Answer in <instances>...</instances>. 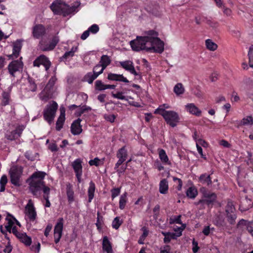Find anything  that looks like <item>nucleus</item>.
Here are the masks:
<instances>
[{
  "instance_id": "obj_42",
  "label": "nucleus",
  "mask_w": 253,
  "mask_h": 253,
  "mask_svg": "<svg viewBox=\"0 0 253 253\" xmlns=\"http://www.w3.org/2000/svg\"><path fill=\"white\" fill-rule=\"evenodd\" d=\"M107 84H104L100 80H97L95 83V88L99 91L104 90L106 89Z\"/></svg>"
},
{
  "instance_id": "obj_29",
  "label": "nucleus",
  "mask_w": 253,
  "mask_h": 253,
  "mask_svg": "<svg viewBox=\"0 0 253 253\" xmlns=\"http://www.w3.org/2000/svg\"><path fill=\"white\" fill-rule=\"evenodd\" d=\"M158 151L159 158L161 161L165 164H167L170 165L171 163L169 161V158L165 151L162 149H159Z\"/></svg>"
},
{
  "instance_id": "obj_61",
  "label": "nucleus",
  "mask_w": 253,
  "mask_h": 253,
  "mask_svg": "<svg viewBox=\"0 0 253 253\" xmlns=\"http://www.w3.org/2000/svg\"><path fill=\"white\" fill-rule=\"evenodd\" d=\"M192 244L193 246V247L192 248L193 252L194 253H196L199 249L198 242L195 241V239H193Z\"/></svg>"
},
{
  "instance_id": "obj_63",
  "label": "nucleus",
  "mask_w": 253,
  "mask_h": 253,
  "mask_svg": "<svg viewBox=\"0 0 253 253\" xmlns=\"http://www.w3.org/2000/svg\"><path fill=\"white\" fill-rule=\"evenodd\" d=\"M120 193V189L119 188H115L112 190V198L114 199L116 196H118Z\"/></svg>"
},
{
  "instance_id": "obj_22",
  "label": "nucleus",
  "mask_w": 253,
  "mask_h": 253,
  "mask_svg": "<svg viewBox=\"0 0 253 253\" xmlns=\"http://www.w3.org/2000/svg\"><path fill=\"white\" fill-rule=\"evenodd\" d=\"M199 182L207 186H210L212 183L210 175L207 173H204L200 175L199 177Z\"/></svg>"
},
{
  "instance_id": "obj_33",
  "label": "nucleus",
  "mask_w": 253,
  "mask_h": 253,
  "mask_svg": "<svg viewBox=\"0 0 253 253\" xmlns=\"http://www.w3.org/2000/svg\"><path fill=\"white\" fill-rule=\"evenodd\" d=\"M21 49V43L20 42H16L14 44L13 47V53L12 56L17 58L19 55Z\"/></svg>"
},
{
  "instance_id": "obj_55",
  "label": "nucleus",
  "mask_w": 253,
  "mask_h": 253,
  "mask_svg": "<svg viewBox=\"0 0 253 253\" xmlns=\"http://www.w3.org/2000/svg\"><path fill=\"white\" fill-rule=\"evenodd\" d=\"M99 29V28L97 25L93 24L88 29V30L91 33L95 34L98 32Z\"/></svg>"
},
{
  "instance_id": "obj_34",
  "label": "nucleus",
  "mask_w": 253,
  "mask_h": 253,
  "mask_svg": "<svg viewBox=\"0 0 253 253\" xmlns=\"http://www.w3.org/2000/svg\"><path fill=\"white\" fill-rule=\"evenodd\" d=\"M207 48L211 51H214L217 48V45L211 39H208L205 42Z\"/></svg>"
},
{
  "instance_id": "obj_60",
  "label": "nucleus",
  "mask_w": 253,
  "mask_h": 253,
  "mask_svg": "<svg viewBox=\"0 0 253 253\" xmlns=\"http://www.w3.org/2000/svg\"><path fill=\"white\" fill-rule=\"evenodd\" d=\"M100 160L98 158H95L93 160H91L89 161L90 166H98Z\"/></svg>"
},
{
  "instance_id": "obj_13",
  "label": "nucleus",
  "mask_w": 253,
  "mask_h": 253,
  "mask_svg": "<svg viewBox=\"0 0 253 253\" xmlns=\"http://www.w3.org/2000/svg\"><path fill=\"white\" fill-rule=\"evenodd\" d=\"M116 156L119 160L115 165V169L118 168L127 158V152L126 148V146H123L122 148L119 149Z\"/></svg>"
},
{
  "instance_id": "obj_9",
  "label": "nucleus",
  "mask_w": 253,
  "mask_h": 253,
  "mask_svg": "<svg viewBox=\"0 0 253 253\" xmlns=\"http://www.w3.org/2000/svg\"><path fill=\"white\" fill-rule=\"evenodd\" d=\"M59 41L58 37H54L49 43H46L45 40L42 39L39 42L40 48L43 51L52 50L55 48Z\"/></svg>"
},
{
  "instance_id": "obj_32",
  "label": "nucleus",
  "mask_w": 253,
  "mask_h": 253,
  "mask_svg": "<svg viewBox=\"0 0 253 253\" xmlns=\"http://www.w3.org/2000/svg\"><path fill=\"white\" fill-rule=\"evenodd\" d=\"M95 184L90 181L89 183V186L88 189V202H91V200L94 197V193L95 192Z\"/></svg>"
},
{
  "instance_id": "obj_24",
  "label": "nucleus",
  "mask_w": 253,
  "mask_h": 253,
  "mask_svg": "<svg viewBox=\"0 0 253 253\" xmlns=\"http://www.w3.org/2000/svg\"><path fill=\"white\" fill-rule=\"evenodd\" d=\"M65 120V111L61 112L60 115L58 117L56 123V129L59 131L62 128Z\"/></svg>"
},
{
  "instance_id": "obj_56",
  "label": "nucleus",
  "mask_w": 253,
  "mask_h": 253,
  "mask_svg": "<svg viewBox=\"0 0 253 253\" xmlns=\"http://www.w3.org/2000/svg\"><path fill=\"white\" fill-rule=\"evenodd\" d=\"M24 129V126H18L15 129H14V131L15 132L16 134H17V136L18 137H20L23 130Z\"/></svg>"
},
{
  "instance_id": "obj_1",
  "label": "nucleus",
  "mask_w": 253,
  "mask_h": 253,
  "mask_svg": "<svg viewBox=\"0 0 253 253\" xmlns=\"http://www.w3.org/2000/svg\"><path fill=\"white\" fill-rule=\"evenodd\" d=\"M46 173L42 171L34 172L28 179L29 182V190L32 194L37 198H40L41 196L42 191L43 192L45 186L43 180Z\"/></svg>"
},
{
  "instance_id": "obj_38",
  "label": "nucleus",
  "mask_w": 253,
  "mask_h": 253,
  "mask_svg": "<svg viewBox=\"0 0 253 253\" xmlns=\"http://www.w3.org/2000/svg\"><path fill=\"white\" fill-rule=\"evenodd\" d=\"M253 124V118L251 116L244 118L240 123V126L252 125Z\"/></svg>"
},
{
  "instance_id": "obj_27",
  "label": "nucleus",
  "mask_w": 253,
  "mask_h": 253,
  "mask_svg": "<svg viewBox=\"0 0 253 253\" xmlns=\"http://www.w3.org/2000/svg\"><path fill=\"white\" fill-rule=\"evenodd\" d=\"M169 188L168 181L166 179H162L159 185V191L161 194H165L167 193Z\"/></svg>"
},
{
  "instance_id": "obj_25",
  "label": "nucleus",
  "mask_w": 253,
  "mask_h": 253,
  "mask_svg": "<svg viewBox=\"0 0 253 253\" xmlns=\"http://www.w3.org/2000/svg\"><path fill=\"white\" fill-rule=\"evenodd\" d=\"M72 166L76 174L82 173V161L80 159L75 160L72 164Z\"/></svg>"
},
{
  "instance_id": "obj_15",
  "label": "nucleus",
  "mask_w": 253,
  "mask_h": 253,
  "mask_svg": "<svg viewBox=\"0 0 253 253\" xmlns=\"http://www.w3.org/2000/svg\"><path fill=\"white\" fill-rule=\"evenodd\" d=\"M26 214L31 221H34L37 216V213L35 211L32 200H29L28 203L25 207Z\"/></svg>"
},
{
  "instance_id": "obj_64",
  "label": "nucleus",
  "mask_w": 253,
  "mask_h": 253,
  "mask_svg": "<svg viewBox=\"0 0 253 253\" xmlns=\"http://www.w3.org/2000/svg\"><path fill=\"white\" fill-rule=\"evenodd\" d=\"M126 166H122L119 169L118 168L115 169L116 170V171L118 172L119 175L120 176L121 174L124 173L126 169Z\"/></svg>"
},
{
  "instance_id": "obj_49",
  "label": "nucleus",
  "mask_w": 253,
  "mask_h": 253,
  "mask_svg": "<svg viewBox=\"0 0 253 253\" xmlns=\"http://www.w3.org/2000/svg\"><path fill=\"white\" fill-rule=\"evenodd\" d=\"M122 221L120 220L119 217H116L112 222V227L118 229L122 224Z\"/></svg>"
},
{
  "instance_id": "obj_57",
  "label": "nucleus",
  "mask_w": 253,
  "mask_h": 253,
  "mask_svg": "<svg viewBox=\"0 0 253 253\" xmlns=\"http://www.w3.org/2000/svg\"><path fill=\"white\" fill-rule=\"evenodd\" d=\"M118 78H119V75H118V74L109 73L108 75L107 79L109 80L118 81Z\"/></svg>"
},
{
  "instance_id": "obj_54",
  "label": "nucleus",
  "mask_w": 253,
  "mask_h": 253,
  "mask_svg": "<svg viewBox=\"0 0 253 253\" xmlns=\"http://www.w3.org/2000/svg\"><path fill=\"white\" fill-rule=\"evenodd\" d=\"M205 19H206L207 24L212 28H216L218 26L217 22L208 19L207 18H205Z\"/></svg>"
},
{
  "instance_id": "obj_18",
  "label": "nucleus",
  "mask_w": 253,
  "mask_h": 253,
  "mask_svg": "<svg viewBox=\"0 0 253 253\" xmlns=\"http://www.w3.org/2000/svg\"><path fill=\"white\" fill-rule=\"evenodd\" d=\"M200 192L202 193L204 198L208 200H211L213 204L216 199V195L214 193L208 191L205 187H201Z\"/></svg>"
},
{
  "instance_id": "obj_58",
  "label": "nucleus",
  "mask_w": 253,
  "mask_h": 253,
  "mask_svg": "<svg viewBox=\"0 0 253 253\" xmlns=\"http://www.w3.org/2000/svg\"><path fill=\"white\" fill-rule=\"evenodd\" d=\"M104 118L106 120L109 121L111 123H113L115 121L116 116L113 114L109 115H104Z\"/></svg>"
},
{
  "instance_id": "obj_59",
  "label": "nucleus",
  "mask_w": 253,
  "mask_h": 253,
  "mask_svg": "<svg viewBox=\"0 0 253 253\" xmlns=\"http://www.w3.org/2000/svg\"><path fill=\"white\" fill-rule=\"evenodd\" d=\"M97 214V222L95 224H96V226H97V228L99 229L101 228V223L100 220H102L103 217H102V216H101L100 215L99 212H98Z\"/></svg>"
},
{
  "instance_id": "obj_28",
  "label": "nucleus",
  "mask_w": 253,
  "mask_h": 253,
  "mask_svg": "<svg viewBox=\"0 0 253 253\" xmlns=\"http://www.w3.org/2000/svg\"><path fill=\"white\" fill-rule=\"evenodd\" d=\"M213 223L218 227L225 226L226 224L224 217L221 215L215 216L213 220Z\"/></svg>"
},
{
  "instance_id": "obj_14",
  "label": "nucleus",
  "mask_w": 253,
  "mask_h": 253,
  "mask_svg": "<svg viewBox=\"0 0 253 253\" xmlns=\"http://www.w3.org/2000/svg\"><path fill=\"white\" fill-rule=\"evenodd\" d=\"M33 65L37 67H40L41 65H42L45 67V70L47 71L51 66V62L46 56L41 55L34 61Z\"/></svg>"
},
{
  "instance_id": "obj_23",
  "label": "nucleus",
  "mask_w": 253,
  "mask_h": 253,
  "mask_svg": "<svg viewBox=\"0 0 253 253\" xmlns=\"http://www.w3.org/2000/svg\"><path fill=\"white\" fill-rule=\"evenodd\" d=\"M17 238L27 246H30L32 243L31 237L28 236L25 233H21Z\"/></svg>"
},
{
  "instance_id": "obj_41",
  "label": "nucleus",
  "mask_w": 253,
  "mask_h": 253,
  "mask_svg": "<svg viewBox=\"0 0 253 253\" xmlns=\"http://www.w3.org/2000/svg\"><path fill=\"white\" fill-rule=\"evenodd\" d=\"M184 228L181 227H178L177 229H174L175 233L170 232V236L171 239H176L177 237H179L182 235V232Z\"/></svg>"
},
{
  "instance_id": "obj_52",
  "label": "nucleus",
  "mask_w": 253,
  "mask_h": 253,
  "mask_svg": "<svg viewBox=\"0 0 253 253\" xmlns=\"http://www.w3.org/2000/svg\"><path fill=\"white\" fill-rule=\"evenodd\" d=\"M123 92H118L117 93H114L113 92L112 93V96L116 98L122 99V100H127V99L126 98V97L123 95Z\"/></svg>"
},
{
  "instance_id": "obj_19",
  "label": "nucleus",
  "mask_w": 253,
  "mask_h": 253,
  "mask_svg": "<svg viewBox=\"0 0 253 253\" xmlns=\"http://www.w3.org/2000/svg\"><path fill=\"white\" fill-rule=\"evenodd\" d=\"M186 109L190 113L200 116L201 115V111L193 103L188 104L185 106Z\"/></svg>"
},
{
  "instance_id": "obj_4",
  "label": "nucleus",
  "mask_w": 253,
  "mask_h": 253,
  "mask_svg": "<svg viewBox=\"0 0 253 253\" xmlns=\"http://www.w3.org/2000/svg\"><path fill=\"white\" fill-rule=\"evenodd\" d=\"M149 40V37H137L135 40L130 42V45L133 51H139L142 50H146L148 51L147 47L145 46V43Z\"/></svg>"
},
{
  "instance_id": "obj_36",
  "label": "nucleus",
  "mask_w": 253,
  "mask_h": 253,
  "mask_svg": "<svg viewBox=\"0 0 253 253\" xmlns=\"http://www.w3.org/2000/svg\"><path fill=\"white\" fill-rule=\"evenodd\" d=\"M196 205H200V209H204L205 207V205H207L209 207L211 206L213 204L211 203V200H208L206 199H201L199 200L198 202L195 203Z\"/></svg>"
},
{
  "instance_id": "obj_21",
  "label": "nucleus",
  "mask_w": 253,
  "mask_h": 253,
  "mask_svg": "<svg viewBox=\"0 0 253 253\" xmlns=\"http://www.w3.org/2000/svg\"><path fill=\"white\" fill-rule=\"evenodd\" d=\"M102 249L107 253H113V250L110 242L107 236L103 237L102 242Z\"/></svg>"
},
{
  "instance_id": "obj_11",
  "label": "nucleus",
  "mask_w": 253,
  "mask_h": 253,
  "mask_svg": "<svg viewBox=\"0 0 253 253\" xmlns=\"http://www.w3.org/2000/svg\"><path fill=\"white\" fill-rule=\"evenodd\" d=\"M64 220L63 218H59L55 225L54 229V242L56 244L58 243L62 235L63 229Z\"/></svg>"
},
{
  "instance_id": "obj_8",
  "label": "nucleus",
  "mask_w": 253,
  "mask_h": 253,
  "mask_svg": "<svg viewBox=\"0 0 253 253\" xmlns=\"http://www.w3.org/2000/svg\"><path fill=\"white\" fill-rule=\"evenodd\" d=\"M226 216L228 222L231 225H234L237 218L235 208L232 203L228 202L225 208Z\"/></svg>"
},
{
  "instance_id": "obj_62",
  "label": "nucleus",
  "mask_w": 253,
  "mask_h": 253,
  "mask_svg": "<svg viewBox=\"0 0 253 253\" xmlns=\"http://www.w3.org/2000/svg\"><path fill=\"white\" fill-rule=\"evenodd\" d=\"M12 250V247L10 244V242H8L5 248L3 250V252L5 253H10Z\"/></svg>"
},
{
  "instance_id": "obj_47",
  "label": "nucleus",
  "mask_w": 253,
  "mask_h": 253,
  "mask_svg": "<svg viewBox=\"0 0 253 253\" xmlns=\"http://www.w3.org/2000/svg\"><path fill=\"white\" fill-rule=\"evenodd\" d=\"M28 80L29 85L28 86V89L29 91L33 92L36 91L37 88V84L31 78H29Z\"/></svg>"
},
{
  "instance_id": "obj_37",
  "label": "nucleus",
  "mask_w": 253,
  "mask_h": 253,
  "mask_svg": "<svg viewBox=\"0 0 253 253\" xmlns=\"http://www.w3.org/2000/svg\"><path fill=\"white\" fill-rule=\"evenodd\" d=\"M10 94L8 92L3 91L2 93V101L1 105L6 106L9 103Z\"/></svg>"
},
{
  "instance_id": "obj_44",
  "label": "nucleus",
  "mask_w": 253,
  "mask_h": 253,
  "mask_svg": "<svg viewBox=\"0 0 253 253\" xmlns=\"http://www.w3.org/2000/svg\"><path fill=\"white\" fill-rule=\"evenodd\" d=\"M9 216H7L6 217V220L8 221L7 225H5V228H6V230L7 232L11 233V229L13 228V225L14 223V222L12 219V218H8Z\"/></svg>"
},
{
  "instance_id": "obj_3",
  "label": "nucleus",
  "mask_w": 253,
  "mask_h": 253,
  "mask_svg": "<svg viewBox=\"0 0 253 253\" xmlns=\"http://www.w3.org/2000/svg\"><path fill=\"white\" fill-rule=\"evenodd\" d=\"M154 113L162 115L167 124L172 127H175L179 122L178 114L173 111H166L163 108H159L155 111Z\"/></svg>"
},
{
  "instance_id": "obj_30",
  "label": "nucleus",
  "mask_w": 253,
  "mask_h": 253,
  "mask_svg": "<svg viewBox=\"0 0 253 253\" xmlns=\"http://www.w3.org/2000/svg\"><path fill=\"white\" fill-rule=\"evenodd\" d=\"M99 63L102 66V70H104L111 63V59L108 56L103 55L101 57Z\"/></svg>"
},
{
  "instance_id": "obj_16",
  "label": "nucleus",
  "mask_w": 253,
  "mask_h": 253,
  "mask_svg": "<svg viewBox=\"0 0 253 253\" xmlns=\"http://www.w3.org/2000/svg\"><path fill=\"white\" fill-rule=\"evenodd\" d=\"M82 120L80 118L74 121L71 126V131L73 135H79L82 132V126L81 122Z\"/></svg>"
},
{
  "instance_id": "obj_5",
  "label": "nucleus",
  "mask_w": 253,
  "mask_h": 253,
  "mask_svg": "<svg viewBox=\"0 0 253 253\" xmlns=\"http://www.w3.org/2000/svg\"><path fill=\"white\" fill-rule=\"evenodd\" d=\"M57 108V103L53 101L52 104L47 105L43 111V117L49 124L52 122L54 118Z\"/></svg>"
},
{
  "instance_id": "obj_46",
  "label": "nucleus",
  "mask_w": 253,
  "mask_h": 253,
  "mask_svg": "<svg viewBox=\"0 0 253 253\" xmlns=\"http://www.w3.org/2000/svg\"><path fill=\"white\" fill-rule=\"evenodd\" d=\"M7 182V176L5 175H3L1 177L0 180V192H2L5 190V186Z\"/></svg>"
},
{
  "instance_id": "obj_10",
  "label": "nucleus",
  "mask_w": 253,
  "mask_h": 253,
  "mask_svg": "<svg viewBox=\"0 0 253 253\" xmlns=\"http://www.w3.org/2000/svg\"><path fill=\"white\" fill-rule=\"evenodd\" d=\"M23 68V63L19 60H14L11 62L8 66V70L10 75L15 77V74L17 72L21 71Z\"/></svg>"
},
{
  "instance_id": "obj_17",
  "label": "nucleus",
  "mask_w": 253,
  "mask_h": 253,
  "mask_svg": "<svg viewBox=\"0 0 253 253\" xmlns=\"http://www.w3.org/2000/svg\"><path fill=\"white\" fill-rule=\"evenodd\" d=\"M120 65L122 68L126 70L129 71L131 74L135 76H137L139 74L136 72L135 70L133 62L130 60L122 61L120 62Z\"/></svg>"
},
{
  "instance_id": "obj_2",
  "label": "nucleus",
  "mask_w": 253,
  "mask_h": 253,
  "mask_svg": "<svg viewBox=\"0 0 253 253\" xmlns=\"http://www.w3.org/2000/svg\"><path fill=\"white\" fill-rule=\"evenodd\" d=\"M79 5L70 6L61 0H56L51 4L50 8L54 14L66 16L75 11Z\"/></svg>"
},
{
  "instance_id": "obj_7",
  "label": "nucleus",
  "mask_w": 253,
  "mask_h": 253,
  "mask_svg": "<svg viewBox=\"0 0 253 253\" xmlns=\"http://www.w3.org/2000/svg\"><path fill=\"white\" fill-rule=\"evenodd\" d=\"M23 169L21 167L17 166L13 167L9 170L10 181L12 184L15 186H20V178L22 174Z\"/></svg>"
},
{
  "instance_id": "obj_40",
  "label": "nucleus",
  "mask_w": 253,
  "mask_h": 253,
  "mask_svg": "<svg viewBox=\"0 0 253 253\" xmlns=\"http://www.w3.org/2000/svg\"><path fill=\"white\" fill-rule=\"evenodd\" d=\"M98 75L96 73H94L93 72L92 73H88L85 76V80L89 83V84H92L93 82V81L96 79Z\"/></svg>"
},
{
  "instance_id": "obj_31",
  "label": "nucleus",
  "mask_w": 253,
  "mask_h": 253,
  "mask_svg": "<svg viewBox=\"0 0 253 253\" xmlns=\"http://www.w3.org/2000/svg\"><path fill=\"white\" fill-rule=\"evenodd\" d=\"M50 189L49 187H44L43 189V198L45 200V204L44 205L45 207L49 208L50 207V203L49 201V195L50 193Z\"/></svg>"
},
{
  "instance_id": "obj_20",
  "label": "nucleus",
  "mask_w": 253,
  "mask_h": 253,
  "mask_svg": "<svg viewBox=\"0 0 253 253\" xmlns=\"http://www.w3.org/2000/svg\"><path fill=\"white\" fill-rule=\"evenodd\" d=\"M52 93L50 90L46 89V88L39 94L40 98L44 102H47L52 98Z\"/></svg>"
},
{
  "instance_id": "obj_6",
  "label": "nucleus",
  "mask_w": 253,
  "mask_h": 253,
  "mask_svg": "<svg viewBox=\"0 0 253 253\" xmlns=\"http://www.w3.org/2000/svg\"><path fill=\"white\" fill-rule=\"evenodd\" d=\"M149 42L153 44V46L148 48V52L161 53L164 50V43L159 38L149 37Z\"/></svg>"
},
{
  "instance_id": "obj_51",
  "label": "nucleus",
  "mask_w": 253,
  "mask_h": 253,
  "mask_svg": "<svg viewBox=\"0 0 253 253\" xmlns=\"http://www.w3.org/2000/svg\"><path fill=\"white\" fill-rule=\"evenodd\" d=\"M104 70H102V66L100 64H97L93 69V72L97 74L98 76L102 74Z\"/></svg>"
},
{
  "instance_id": "obj_48",
  "label": "nucleus",
  "mask_w": 253,
  "mask_h": 253,
  "mask_svg": "<svg viewBox=\"0 0 253 253\" xmlns=\"http://www.w3.org/2000/svg\"><path fill=\"white\" fill-rule=\"evenodd\" d=\"M77 47H73L71 50L69 51L66 52L63 56L62 57V59H66L68 57L71 56L72 57L74 55V53L77 51Z\"/></svg>"
},
{
  "instance_id": "obj_26",
  "label": "nucleus",
  "mask_w": 253,
  "mask_h": 253,
  "mask_svg": "<svg viewBox=\"0 0 253 253\" xmlns=\"http://www.w3.org/2000/svg\"><path fill=\"white\" fill-rule=\"evenodd\" d=\"M66 193L68 200L69 203L74 201V192L73 190L72 185L70 183L66 185Z\"/></svg>"
},
{
  "instance_id": "obj_39",
  "label": "nucleus",
  "mask_w": 253,
  "mask_h": 253,
  "mask_svg": "<svg viewBox=\"0 0 253 253\" xmlns=\"http://www.w3.org/2000/svg\"><path fill=\"white\" fill-rule=\"evenodd\" d=\"M184 88L181 83L177 84L174 87L173 91L177 95L182 94L184 92Z\"/></svg>"
},
{
  "instance_id": "obj_35",
  "label": "nucleus",
  "mask_w": 253,
  "mask_h": 253,
  "mask_svg": "<svg viewBox=\"0 0 253 253\" xmlns=\"http://www.w3.org/2000/svg\"><path fill=\"white\" fill-rule=\"evenodd\" d=\"M197 194V190L194 187H189L186 191L187 196L191 199H194Z\"/></svg>"
},
{
  "instance_id": "obj_45",
  "label": "nucleus",
  "mask_w": 253,
  "mask_h": 253,
  "mask_svg": "<svg viewBox=\"0 0 253 253\" xmlns=\"http://www.w3.org/2000/svg\"><path fill=\"white\" fill-rule=\"evenodd\" d=\"M56 78L55 76L52 77L49 80L47 84H46L45 88L46 89L52 90L53 89V87L55 84V83L56 81Z\"/></svg>"
},
{
  "instance_id": "obj_12",
  "label": "nucleus",
  "mask_w": 253,
  "mask_h": 253,
  "mask_svg": "<svg viewBox=\"0 0 253 253\" xmlns=\"http://www.w3.org/2000/svg\"><path fill=\"white\" fill-rule=\"evenodd\" d=\"M46 33L45 27L40 24H36L33 27L32 36L35 39L42 38Z\"/></svg>"
},
{
  "instance_id": "obj_43",
  "label": "nucleus",
  "mask_w": 253,
  "mask_h": 253,
  "mask_svg": "<svg viewBox=\"0 0 253 253\" xmlns=\"http://www.w3.org/2000/svg\"><path fill=\"white\" fill-rule=\"evenodd\" d=\"M126 193H125L120 197L119 201V208L121 210L124 209L125 207L126 203Z\"/></svg>"
},
{
  "instance_id": "obj_50",
  "label": "nucleus",
  "mask_w": 253,
  "mask_h": 253,
  "mask_svg": "<svg viewBox=\"0 0 253 253\" xmlns=\"http://www.w3.org/2000/svg\"><path fill=\"white\" fill-rule=\"evenodd\" d=\"M249 56V64L251 67H253V45H252L249 49V51L248 53Z\"/></svg>"
},
{
  "instance_id": "obj_53",
  "label": "nucleus",
  "mask_w": 253,
  "mask_h": 253,
  "mask_svg": "<svg viewBox=\"0 0 253 253\" xmlns=\"http://www.w3.org/2000/svg\"><path fill=\"white\" fill-rule=\"evenodd\" d=\"M6 137L7 139L10 140H14L18 138L17 134H16L14 130L11 131L9 134H7Z\"/></svg>"
}]
</instances>
